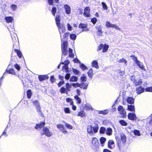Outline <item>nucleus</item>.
<instances>
[{"mask_svg": "<svg viewBox=\"0 0 152 152\" xmlns=\"http://www.w3.org/2000/svg\"><path fill=\"white\" fill-rule=\"evenodd\" d=\"M71 83L70 84L68 83H66L65 86L66 88L67 89L68 91H70V88H71Z\"/></svg>", "mask_w": 152, "mask_h": 152, "instance_id": "57", "label": "nucleus"}, {"mask_svg": "<svg viewBox=\"0 0 152 152\" xmlns=\"http://www.w3.org/2000/svg\"><path fill=\"white\" fill-rule=\"evenodd\" d=\"M68 91L67 89L64 86L62 87L60 89V92L61 94H67Z\"/></svg>", "mask_w": 152, "mask_h": 152, "instance_id": "26", "label": "nucleus"}, {"mask_svg": "<svg viewBox=\"0 0 152 152\" xmlns=\"http://www.w3.org/2000/svg\"><path fill=\"white\" fill-rule=\"evenodd\" d=\"M97 21V19L95 17H94L91 19V22L94 25Z\"/></svg>", "mask_w": 152, "mask_h": 152, "instance_id": "51", "label": "nucleus"}, {"mask_svg": "<svg viewBox=\"0 0 152 152\" xmlns=\"http://www.w3.org/2000/svg\"><path fill=\"white\" fill-rule=\"evenodd\" d=\"M87 74L88 77L91 78H92L93 77L94 74L93 73V70L92 68H90L88 70V71L87 72Z\"/></svg>", "mask_w": 152, "mask_h": 152, "instance_id": "33", "label": "nucleus"}, {"mask_svg": "<svg viewBox=\"0 0 152 152\" xmlns=\"http://www.w3.org/2000/svg\"><path fill=\"white\" fill-rule=\"evenodd\" d=\"M45 121H41L39 123L36 124L34 126L35 129L38 131L40 130L41 129L45 127Z\"/></svg>", "mask_w": 152, "mask_h": 152, "instance_id": "12", "label": "nucleus"}, {"mask_svg": "<svg viewBox=\"0 0 152 152\" xmlns=\"http://www.w3.org/2000/svg\"><path fill=\"white\" fill-rule=\"evenodd\" d=\"M77 115L83 117L86 116V114L84 111L83 110L79 112L78 113Z\"/></svg>", "mask_w": 152, "mask_h": 152, "instance_id": "45", "label": "nucleus"}, {"mask_svg": "<svg viewBox=\"0 0 152 152\" xmlns=\"http://www.w3.org/2000/svg\"><path fill=\"white\" fill-rule=\"evenodd\" d=\"M71 70L66 72V74L65 76V78L66 80H69L70 77L71 75Z\"/></svg>", "mask_w": 152, "mask_h": 152, "instance_id": "36", "label": "nucleus"}, {"mask_svg": "<svg viewBox=\"0 0 152 152\" xmlns=\"http://www.w3.org/2000/svg\"><path fill=\"white\" fill-rule=\"evenodd\" d=\"M7 131V130L5 129L4 130V131L2 132V134L0 136H1H1H4L5 137H7L8 136V135L7 134V133H6V132Z\"/></svg>", "mask_w": 152, "mask_h": 152, "instance_id": "63", "label": "nucleus"}, {"mask_svg": "<svg viewBox=\"0 0 152 152\" xmlns=\"http://www.w3.org/2000/svg\"><path fill=\"white\" fill-rule=\"evenodd\" d=\"M88 83H79L77 82L76 83H72L71 85L73 86L74 88L80 87L84 90L86 89L88 86Z\"/></svg>", "mask_w": 152, "mask_h": 152, "instance_id": "7", "label": "nucleus"}, {"mask_svg": "<svg viewBox=\"0 0 152 152\" xmlns=\"http://www.w3.org/2000/svg\"><path fill=\"white\" fill-rule=\"evenodd\" d=\"M65 126L67 128L69 129H73V126L67 123H65Z\"/></svg>", "mask_w": 152, "mask_h": 152, "instance_id": "56", "label": "nucleus"}, {"mask_svg": "<svg viewBox=\"0 0 152 152\" xmlns=\"http://www.w3.org/2000/svg\"><path fill=\"white\" fill-rule=\"evenodd\" d=\"M85 107L87 110H93V108L90 104H86L85 105Z\"/></svg>", "mask_w": 152, "mask_h": 152, "instance_id": "41", "label": "nucleus"}, {"mask_svg": "<svg viewBox=\"0 0 152 152\" xmlns=\"http://www.w3.org/2000/svg\"><path fill=\"white\" fill-rule=\"evenodd\" d=\"M6 73H8L14 75H17V74L16 73L14 69L12 68H10V67H7V69H6L5 72L4 73L3 75L4 77Z\"/></svg>", "mask_w": 152, "mask_h": 152, "instance_id": "9", "label": "nucleus"}, {"mask_svg": "<svg viewBox=\"0 0 152 152\" xmlns=\"http://www.w3.org/2000/svg\"><path fill=\"white\" fill-rule=\"evenodd\" d=\"M92 143L93 145L92 147H94V149L97 148L99 145L98 140L95 137L92 138Z\"/></svg>", "mask_w": 152, "mask_h": 152, "instance_id": "16", "label": "nucleus"}, {"mask_svg": "<svg viewBox=\"0 0 152 152\" xmlns=\"http://www.w3.org/2000/svg\"><path fill=\"white\" fill-rule=\"evenodd\" d=\"M78 79V76L72 75L70 78L69 81L70 82H76L77 81Z\"/></svg>", "mask_w": 152, "mask_h": 152, "instance_id": "28", "label": "nucleus"}, {"mask_svg": "<svg viewBox=\"0 0 152 152\" xmlns=\"http://www.w3.org/2000/svg\"><path fill=\"white\" fill-rule=\"evenodd\" d=\"M113 131L112 128H109L107 129L106 131V134L108 136H111L112 134Z\"/></svg>", "mask_w": 152, "mask_h": 152, "instance_id": "34", "label": "nucleus"}, {"mask_svg": "<svg viewBox=\"0 0 152 152\" xmlns=\"http://www.w3.org/2000/svg\"><path fill=\"white\" fill-rule=\"evenodd\" d=\"M4 19L7 23L6 25L7 27L10 31H13L14 29L13 22H12L13 20V17L12 16H6L4 18Z\"/></svg>", "mask_w": 152, "mask_h": 152, "instance_id": "3", "label": "nucleus"}, {"mask_svg": "<svg viewBox=\"0 0 152 152\" xmlns=\"http://www.w3.org/2000/svg\"><path fill=\"white\" fill-rule=\"evenodd\" d=\"M70 34V33L69 32H67L65 33L64 34L63 36V39H64V40H63V39H62V40H65V39L67 40V39L68 38L69 36H69ZM61 40L62 39L61 38Z\"/></svg>", "mask_w": 152, "mask_h": 152, "instance_id": "46", "label": "nucleus"}, {"mask_svg": "<svg viewBox=\"0 0 152 152\" xmlns=\"http://www.w3.org/2000/svg\"><path fill=\"white\" fill-rule=\"evenodd\" d=\"M32 103L35 106L36 111L38 113L41 117H44V115L41 110V107L39 102L37 100H36L33 101Z\"/></svg>", "mask_w": 152, "mask_h": 152, "instance_id": "5", "label": "nucleus"}, {"mask_svg": "<svg viewBox=\"0 0 152 152\" xmlns=\"http://www.w3.org/2000/svg\"><path fill=\"white\" fill-rule=\"evenodd\" d=\"M136 64H137L138 67L141 69L143 70L144 71H146V69L145 67V66L142 62H141L139 61H138L137 62Z\"/></svg>", "mask_w": 152, "mask_h": 152, "instance_id": "23", "label": "nucleus"}, {"mask_svg": "<svg viewBox=\"0 0 152 152\" xmlns=\"http://www.w3.org/2000/svg\"><path fill=\"white\" fill-rule=\"evenodd\" d=\"M64 83L65 81L64 80L60 81L57 84V85L58 87H60L62 86V85L64 84Z\"/></svg>", "mask_w": 152, "mask_h": 152, "instance_id": "64", "label": "nucleus"}, {"mask_svg": "<svg viewBox=\"0 0 152 152\" xmlns=\"http://www.w3.org/2000/svg\"><path fill=\"white\" fill-rule=\"evenodd\" d=\"M10 8L11 10L15 11L17 9V6L15 4H12L10 6Z\"/></svg>", "mask_w": 152, "mask_h": 152, "instance_id": "55", "label": "nucleus"}, {"mask_svg": "<svg viewBox=\"0 0 152 152\" xmlns=\"http://www.w3.org/2000/svg\"><path fill=\"white\" fill-rule=\"evenodd\" d=\"M80 68L83 71L85 70L88 69V68L86 66L82 63H80L79 64Z\"/></svg>", "mask_w": 152, "mask_h": 152, "instance_id": "38", "label": "nucleus"}, {"mask_svg": "<svg viewBox=\"0 0 152 152\" xmlns=\"http://www.w3.org/2000/svg\"><path fill=\"white\" fill-rule=\"evenodd\" d=\"M128 109L131 111H134L135 108L134 106L129 105H128Z\"/></svg>", "mask_w": 152, "mask_h": 152, "instance_id": "48", "label": "nucleus"}, {"mask_svg": "<svg viewBox=\"0 0 152 152\" xmlns=\"http://www.w3.org/2000/svg\"><path fill=\"white\" fill-rule=\"evenodd\" d=\"M102 50V52L104 53V44H100L98 47L97 51H99Z\"/></svg>", "mask_w": 152, "mask_h": 152, "instance_id": "32", "label": "nucleus"}, {"mask_svg": "<svg viewBox=\"0 0 152 152\" xmlns=\"http://www.w3.org/2000/svg\"><path fill=\"white\" fill-rule=\"evenodd\" d=\"M72 72H73L74 75H77V76H79L81 74L79 71L75 68H72Z\"/></svg>", "mask_w": 152, "mask_h": 152, "instance_id": "31", "label": "nucleus"}, {"mask_svg": "<svg viewBox=\"0 0 152 152\" xmlns=\"http://www.w3.org/2000/svg\"><path fill=\"white\" fill-rule=\"evenodd\" d=\"M81 83H85L87 81V77L85 74H83L80 77Z\"/></svg>", "mask_w": 152, "mask_h": 152, "instance_id": "25", "label": "nucleus"}, {"mask_svg": "<svg viewBox=\"0 0 152 152\" xmlns=\"http://www.w3.org/2000/svg\"><path fill=\"white\" fill-rule=\"evenodd\" d=\"M64 7L65 10L66 14L69 15L71 14V9L70 6L68 4H65L64 5Z\"/></svg>", "mask_w": 152, "mask_h": 152, "instance_id": "19", "label": "nucleus"}, {"mask_svg": "<svg viewBox=\"0 0 152 152\" xmlns=\"http://www.w3.org/2000/svg\"><path fill=\"white\" fill-rule=\"evenodd\" d=\"M97 122L94 123V124L88 125L87 128V132L91 136H94L98 132L99 126Z\"/></svg>", "mask_w": 152, "mask_h": 152, "instance_id": "2", "label": "nucleus"}, {"mask_svg": "<svg viewBox=\"0 0 152 152\" xmlns=\"http://www.w3.org/2000/svg\"><path fill=\"white\" fill-rule=\"evenodd\" d=\"M55 20L56 25L57 26H58L59 25H60L61 18L59 14H57L55 17Z\"/></svg>", "mask_w": 152, "mask_h": 152, "instance_id": "22", "label": "nucleus"}, {"mask_svg": "<svg viewBox=\"0 0 152 152\" xmlns=\"http://www.w3.org/2000/svg\"><path fill=\"white\" fill-rule=\"evenodd\" d=\"M67 30L69 31H71L72 29V27L69 23H68L67 24Z\"/></svg>", "mask_w": 152, "mask_h": 152, "instance_id": "61", "label": "nucleus"}, {"mask_svg": "<svg viewBox=\"0 0 152 152\" xmlns=\"http://www.w3.org/2000/svg\"><path fill=\"white\" fill-rule=\"evenodd\" d=\"M41 136L45 135L48 137H50L53 135L52 132L50 131L49 129L46 126L44 127L40 132Z\"/></svg>", "mask_w": 152, "mask_h": 152, "instance_id": "6", "label": "nucleus"}, {"mask_svg": "<svg viewBox=\"0 0 152 152\" xmlns=\"http://www.w3.org/2000/svg\"><path fill=\"white\" fill-rule=\"evenodd\" d=\"M119 62L121 63H124L125 65H126L127 61L124 58H122L119 61Z\"/></svg>", "mask_w": 152, "mask_h": 152, "instance_id": "59", "label": "nucleus"}, {"mask_svg": "<svg viewBox=\"0 0 152 152\" xmlns=\"http://www.w3.org/2000/svg\"><path fill=\"white\" fill-rule=\"evenodd\" d=\"M106 26L108 28H114L118 31L121 30V28L118 26H116L115 24H113L109 21L106 22Z\"/></svg>", "mask_w": 152, "mask_h": 152, "instance_id": "13", "label": "nucleus"}, {"mask_svg": "<svg viewBox=\"0 0 152 152\" xmlns=\"http://www.w3.org/2000/svg\"><path fill=\"white\" fill-rule=\"evenodd\" d=\"M15 49V52L17 53V55L18 56V57L20 58H21L22 57H23L24 58L22 53L21 51L18 49Z\"/></svg>", "mask_w": 152, "mask_h": 152, "instance_id": "29", "label": "nucleus"}, {"mask_svg": "<svg viewBox=\"0 0 152 152\" xmlns=\"http://www.w3.org/2000/svg\"><path fill=\"white\" fill-rule=\"evenodd\" d=\"M64 111L66 113H71V110L68 107H64Z\"/></svg>", "mask_w": 152, "mask_h": 152, "instance_id": "53", "label": "nucleus"}, {"mask_svg": "<svg viewBox=\"0 0 152 152\" xmlns=\"http://www.w3.org/2000/svg\"><path fill=\"white\" fill-rule=\"evenodd\" d=\"M14 66L18 71H20L21 69V66L20 65L17 63H15L14 64Z\"/></svg>", "mask_w": 152, "mask_h": 152, "instance_id": "50", "label": "nucleus"}, {"mask_svg": "<svg viewBox=\"0 0 152 152\" xmlns=\"http://www.w3.org/2000/svg\"><path fill=\"white\" fill-rule=\"evenodd\" d=\"M68 43L66 39L63 40L61 39V49L62 52L61 59H63V56H66L68 53V57L74 58L75 55L73 53L72 49L69 48L68 49Z\"/></svg>", "mask_w": 152, "mask_h": 152, "instance_id": "1", "label": "nucleus"}, {"mask_svg": "<svg viewBox=\"0 0 152 152\" xmlns=\"http://www.w3.org/2000/svg\"><path fill=\"white\" fill-rule=\"evenodd\" d=\"M100 144L102 147H104V137H102L99 139Z\"/></svg>", "mask_w": 152, "mask_h": 152, "instance_id": "42", "label": "nucleus"}, {"mask_svg": "<svg viewBox=\"0 0 152 152\" xmlns=\"http://www.w3.org/2000/svg\"><path fill=\"white\" fill-rule=\"evenodd\" d=\"M88 25L87 24L80 23L79 25L78 28L82 29V31H89L88 28Z\"/></svg>", "mask_w": 152, "mask_h": 152, "instance_id": "15", "label": "nucleus"}, {"mask_svg": "<svg viewBox=\"0 0 152 152\" xmlns=\"http://www.w3.org/2000/svg\"><path fill=\"white\" fill-rule=\"evenodd\" d=\"M128 117L129 119L131 120H136V117L134 113H130L128 115Z\"/></svg>", "mask_w": 152, "mask_h": 152, "instance_id": "21", "label": "nucleus"}, {"mask_svg": "<svg viewBox=\"0 0 152 152\" xmlns=\"http://www.w3.org/2000/svg\"><path fill=\"white\" fill-rule=\"evenodd\" d=\"M96 29H98L97 34L99 36H102V26H101L98 25L96 26Z\"/></svg>", "mask_w": 152, "mask_h": 152, "instance_id": "27", "label": "nucleus"}, {"mask_svg": "<svg viewBox=\"0 0 152 152\" xmlns=\"http://www.w3.org/2000/svg\"><path fill=\"white\" fill-rule=\"evenodd\" d=\"M48 4L50 5L53 6V7L51 10L50 9V7H49V9L50 10L53 15L54 16L56 15V14L57 12V7L55 6V4L54 3H58L59 2V0H48Z\"/></svg>", "mask_w": 152, "mask_h": 152, "instance_id": "4", "label": "nucleus"}, {"mask_svg": "<svg viewBox=\"0 0 152 152\" xmlns=\"http://www.w3.org/2000/svg\"><path fill=\"white\" fill-rule=\"evenodd\" d=\"M142 83V80L140 79L138 80H136L134 83L135 86H137L140 85Z\"/></svg>", "mask_w": 152, "mask_h": 152, "instance_id": "37", "label": "nucleus"}, {"mask_svg": "<svg viewBox=\"0 0 152 152\" xmlns=\"http://www.w3.org/2000/svg\"><path fill=\"white\" fill-rule=\"evenodd\" d=\"M118 110L119 113L122 115L121 116V117L124 118L126 117V112L122 106H119L118 108Z\"/></svg>", "mask_w": 152, "mask_h": 152, "instance_id": "10", "label": "nucleus"}, {"mask_svg": "<svg viewBox=\"0 0 152 152\" xmlns=\"http://www.w3.org/2000/svg\"><path fill=\"white\" fill-rule=\"evenodd\" d=\"M134 99L132 97H128L127 99V101L128 103L130 104H132L134 103Z\"/></svg>", "mask_w": 152, "mask_h": 152, "instance_id": "43", "label": "nucleus"}, {"mask_svg": "<svg viewBox=\"0 0 152 152\" xmlns=\"http://www.w3.org/2000/svg\"><path fill=\"white\" fill-rule=\"evenodd\" d=\"M119 123L120 124L124 126H126L127 125V123L126 121L124 120H121L119 121Z\"/></svg>", "mask_w": 152, "mask_h": 152, "instance_id": "44", "label": "nucleus"}, {"mask_svg": "<svg viewBox=\"0 0 152 152\" xmlns=\"http://www.w3.org/2000/svg\"><path fill=\"white\" fill-rule=\"evenodd\" d=\"M98 62L97 60H94L91 62L92 66L94 67L96 69H98L99 66L98 65Z\"/></svg>", "mask_w": 152, "mask_h": 152, "instance_id": "24", "label": "nucleus"}, {"mask_svg": "<svg viewBox=\"0 0 152 152\" xmlns=\"http://www.w3.org/2000/svg\"><path fill=\"white\" fill-rule=\"evenodd\" d=\"M134 133L135 135L138 136H140L141 135L139 131L137 130H135L134 131Z\"/></svg>", "mask_w": 152, "mask_h": 152, "instance_id": "58", "label": "nucleus"}, {"mask_svg": "<svg viewBox=\"0 0 152 152\" xmlns=\"http://www.w3.org/2000/svg\"><path fill=\"white\" fill-rule=\"evenodd\" d=\"M114 141L112 140H110L108 143V146L109 148H112V147L111 146L112 145L114 144Z\"/></svg>", "mask_w": 152, "mask_h": 152, "instance_id": "47", "label": "nucleus"}, {"mask_svg": "<svg viewBox=\"0 0 152 152\" xmlns=\"http://www.w3.org/2000/svg\"><path fill=\"white\" fill-rule=\"evenodd\" d=\"M50 80L51 83H53L55 80V78L54 75H52L50 77Z\"/></svg>", "mask_w": 152, "mask_h": 152, "instance_id": "60", "label": "nucleus"}, {"mask_svg": "<svg viewBox=\"0 0 152 152\" xmlns=\"http://www.w3.org/2000/svg\"><path fill=\"white\" fill-rule=\"evenodd\" d=\"M144 88L142 86H140L136 89L137 93L139 94L143 92L144 91Z\"/></svg>", "mask_w": 152, "mask_h": 152, "instance_id": "30", "label": "nucleus"}, {"mask_svg": "<svg viewBox=\"0 0 152 152\" xmlns=\"http://www.w3.org/2000/svg\"><path fill=\"white\" fill-rule=\"evenodd\" d=\"M38 78L40 81L47 80L49 78V77L47 75H39L38 76Z\"/></svg>", "mask_w": 152, "mask_h": 152, "instance_id": "20", "label": "nucleus"}, {"mask_svg": "<svg viewBox=\"0 0 152 152\" xmlns=\"http://www.w3.org/2000/svg\"><path fill=\"white\" fill-rule=\"evenodd\" d=\"M90 9L89 7H85L84 10V12L83 13V15L86 17L89 18L91 17Z\"/></svg>", "mask_w": 152, "mask_h": 152, "instance_id": "14", "label": "nucleus"}, {"mask_svg": "<svg viewBox=\"0 0 152 152\" xmlns=\"http://www.w3.org/2000/svg\"><path fill=\"white\" fill-rule=\"evenodd\" d=\"M121 139H120L119 137L115 136V139L118 143H119L121 141V140L122 142L124 143L126 142V137L125 135L124 134H120Z\"/></svg>", "mask_w": 152, "mask_h": 152, "instance_id": "8", "label": "nucleus"}, {"mask_svg": "<svg viewBox=\"0 0 152 152\" xmlns=\"http://www.w3.org/2000/svg\"><path fill=\"white\" fill-rule=\"evenodd\" d=\"M57 27L60 34L61 38V34L64 32L66 30L65 26L64 24H62L59 25L58 26H57Z\"/></svg>", "mask_w": 152, "mask_h": 152, "instance_id": "18", "label": "nucleus"}, {"mask_svg": "<svg viewBox=\"0 0 152 152\" xmlns=\"http://www.w3.org/2000/svg\"><path fill=\"white\" fill-rule=\"evenodd\" d=\"M62 69L65 71V72H67L71 70L69 68L68 66L64 65L62 66Z\"/></svg>", "mask_w": 152, "mask_h": 152, "instance_id": "49", "label": "nucleus"}, {"mask_svg": "<svg viewBox=\"0 0 152 152\" xmlns=\"http://www.w3.org/2000/svg\"><path fill=\"white\" fill-rule=\"evenodd\" d=\"M99 133L100 134H104V127L101 126L100 127L99 130Z\"/></svg>", "mask_w": 152, "mask_h": 152, "instance_id": "52", "label": "nucleus"}, {"mask_svg": "<svg viewBox=\"0 0 152 152\" xmlns=\"http://www.w3.org/2000/svg\"><path fill=\"white\" fill-rule=\"evenodd\" d=\"M74 97L77 104H80L81 103V99L78 95H75Z\"/></svg>", "mask_w": 152, "mask_h": 152, "instance_id": "39", "label": "nucleus"}, {"mask_svg": "<svg viewBox=\"0 0 152 152\" xmlns=\"http://www.w3.org/2000/svg\"><path fill=\"white\" fill-rule=\"evenodd\" d=\"M32 94V93L30 89H28L27 91V96L28 99L31 98Z\"/></svg>", "mask_w": 152, "mask_h": 152, "instance_id": "40", "label": "nucleus"}, {"mask_svg": "<svg viewBox=\"0 0 152 152\" xmlns=\"http://www.w3.org/2000/svg\"><path fill=\"white\" fill-rule=\"evenodd\" d=\"M57 4L56 5V6L57 7V8L58 9V11L60 10H61V9L63 8V6L61 4H59L58 3H57ZM59 11H58V12Z\"/></svg>", "mask_w": 152, "mask_h": 152, "instance_id": "62", "label": "nucleus"}, {"mask_svg": "<svg viewBox=\"0 0 152 152\" xmlns=\"http://www.w3.org/2000/svg\"><path fill=\"white\" fill-rule=\"evenodd\" d=\"M12 38L13 43V49H14V51H15V49H18V46L19 45V42L18 40V39H17L14 36L13 37H12Z\"/></svg>", "mask_w": 152, "mask_h": 152, "instance_id": "11", "label": "nucleus"}, {"mask_svg": "<svg viewBox=\"0 0 152 152\" xmlns=\"http://www.w3.org/2000/svg\"><path fill=\"white\" fill-rule=\"evenodd\" d=\"M17 58L16 57V56H14L13 55V54H12L11 55V60L10 61H11L12 62H13V63H15L16 62V59Z\"/></svg>", "mask_w": 152, "mask_h": 152, "instance_id": "54", "label": "nucleus"}, {"mask_svg": "<svg viewBox=\"0 0 152 152\" xmlns=\"http://www.w3.org/2000/svg\"><path fill=\"white\" fill-rule=\"evenodd\" d=\"M57 128L59 129L60 131L64 134L67 133V131L66 130V128L64 125L61 124H58L56 126Z\"/></svg>", "mask_w": 152, "mask_h": 152, "instance_id": "17", "label": "nucleus"}, {"mask_svg": "<svg viewBox=\"0 0 152 152\" xmlns=\"http://www.w3.org/2000/svg\"><path fill=\"white\" fill-rule=\"evenodd\" d=\"M77 36V35L75 34H69L70 39L73 41H75L76 39Z\"/></svg>", "mask_w": 152, "mask_h": 152, "instance_id": "35", "label": "nucleus"}]
</instances>
